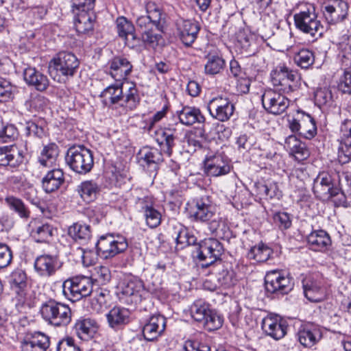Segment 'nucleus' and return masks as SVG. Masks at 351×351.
<instances>
[{"label": "nucleus", "mask_w": 351, "mask_h": 351, "mask_svg": "<svg viewBox=\"0 0 351 351\" xmlns=\"http://www.w3.org/2000/svg\"><path fill=\"white\" fill-rule=\"evenodd\" d=\"M80 66V60L72 52L60 51L49 63V73L58 82H65L73 77Z\"/></svg>", "instance_id": "2"}, {"label": "nucleus", "mask_w": 351, "mask_h": 351, "mask_svg": "<svg viewBox=\"0 0 351 351\" xmlns=\"http://www.w3.org/2000/svg\"><path fill=\"white\" fill-rule=\"evenodd\" d=\"M77 191L84 201L90 202L96 199L99 192V186L93 180H86L77 186Z\"/></svg>", "instance_id": "42"}, {"label": "nucleus", "mask_w": 351, "mask_h": 351, "mask_svg": "<svg viewBox=\"0 0 351 351\" xmlns=\"http://www.w3.org/2000/svg\"><path fill=\"white\" fill-rule=\"evenodd\" d=\"M213 269L219 271L217 275V278L221 286L228 288L236 283L237 279L234 271L223 268V265L221 263H217L213 267Z\"/></svg>", "instance_id": "43"}, {"label": "nucleus", "mask_w": 351, "mask_h": 351, "mask_svg": "<svg viewBox=\"0 0 351 351\" xmlns=\"http://www.w3.org/2000/svg\"><path fill=\"white\" fill-rule=\"evenodd\" d=\"M69 167L77 173L86 174L93 167V156L90 149L84 145L70 147L65 157Z\"/></svg>", "instance_id": "6"}, {"label": "nucleus", "mask_w": 351, "mask_h": 351, "mask_svg": "<svg viewBox=\"0 0 351 351\" xmlns=\"http://www.w3.org/2000/svg\"><path fill=\"white\" fill-rule=\"evenodd\" d=\"M261 328L267 335L278 340L287 334V324L279 315L269 314L263 319Z\"/></svg>", "instance_id": "17"}, {"label": "nucleus", "mask_w": 351, "mask_h": 351, "mask_svg": "<svg viewBox=\"0 0 351 351\" xmlns=\"http://www.w3.org/2000/svg\"><path fill=\"white\" fill-rule=\"evenodd\" d=\"M305 297L311 302H319L325 298V289L321 282L312 277H306L302 280Z\"/></svg>", "instance_id": "27"}, {"label": "nucleus", "mask_w": 351, "mask_h": 351, "mask_svg": "<svg viewBox=\"0 0 351 351\" xmlns=\"http://www.w3.org/2000/svg\"><path fill=\"white\" fill-rule=\"evenodd\" d=\"M225 65L224 60L219 55L207 56V62L204 66L205 73L208 75H216L223 70Z\"/></svg>", "instance_id": "47"}, {"label": "nucleus", "mask_w": 351, "mask_h": 351, "mask_svg": "<svg viewBox=\"0 0 351 351\" xmlns=\"http://www.w3.org/2000/svg\"><path fill=\"white\" fill-rule=\"evenodd\" d=\"M204 172L208 176L219 177L228 174L231 169L228 158L222 152H210L204 160Z\"/></svg>", "instance_id": "12"}, {"label": "nucleus", "mask_w": 351, "mask_h": 351, "mask_svg": "<svg viewBox=\"0 0 351 351\" xmlns=\"http://www.w3.org/2000/svg\"><path fill=\"white\" fill-rule=\"evenodd\" d=\"M223 250V246L218 240L209 238L199 244L197 257L199 260L205 262L202 264V267H208L219 259Z\"/></svg>", "instance_id": "14"}, {"label": "nucleus", "mask_w": 351, "mask_h": 351, "mask_svg": "<svg viewBox=\"0 0 351 351\" xmlns=\"http://www.w3.org/2000/svg\"><path fill=\"white\" fill-rule=\"evenodd\" d=\"M176 27L180 39L187 47L195 42L200 29L196 21L184 19L177 20Z\"/></svg>", "instance_id": "21"}, {"label": "nucleus", "mask_w": 351, "mask_h": 351, "mask_svg": "<svg viewBox=\"0 0 351 351\" xmlns=\"http://www.w3.org/2000/svg\"><path fill=\"white\" fill-rule=\"evenodd\" d=\"M10 182L13 184L19 191L22 193L25 198L29 201L34 205H38L39 200L34 195L36 193V189L32 184L27 182L23 176H13L9 178Z\"/></svg>", "instance_id": "30"}, {"label": "nucleus", "mask_w": 351, "mask_h": 351, "mask_svg": "<svg viewBox=\"0 0 351 351\" xmlns=\"http://www.w3.org/2000/svg\"><path fill=\"white\" fill-rule=\"evenodd\" d=\"M295 63L302 69L309 68L315 61L313 53L306 49L300 50L294 56Z\"/></svg>", "instance_id": "50"}, {"label": "nucleus", "mask_w": 351, "mask_h": 351, "mask_svg": "<svg viewBox=\"0 0 351 351\" xmlns=\"http://www.w3.org/2000/svg\"><path fill=\"white\" fill-rule=\"evenodd\" d=\"M166 319L160 315L152 316L143 328V335L147 341L156 339L165 330Z\"/></svg>", "instance_id": "25"}, {"label": "nucleus", "mask_w": 351, "mask_h": 351, "mask_svg": "<svg viewBox=\"0 0 351 351\" xmlns=\"http://www.w3.org/2000/svg\"><path fill=\"white\" fill-rule=\"evenodd\" d=\"M74 15L75 29L79 34H88L93 30L96 18L94 12L74 14Z\"/></svg>", "instance_id": "37"}, {"label": "nucleus", "mask_w": 351, "mask_h": 351, "mask_svg": "<svg viewBox=\"0 0 351 351\" xmlns=\"http://www.w3.org/2000/svg\"><path fill=\"white\" fill-rule=\"evenodd\" d=\"M120 288L123 295L122 299L131 304L140 303L148 293L145 289L143 282L134 276L124 280Z\"/></svg>", "instance_id": "13"}, {"label": "nucleus", "mask_w": 351, "mask_h": 351, "mask_svg": "<svg viewBox=\"0 0 351 351\" xmlns=\"http://www.w3.org/2000/svg\"><path fill=\"white\" fill-rule=\"evenodd\" d=\"M265 287L267 293L285 295L292 290L293 283L289 275L281 270H271L265 277Z\"/></svg>", "instance_id": "11"}, {"label": "nucleus", "mask_w": 351, "mask_h": 351, "mask_svg": "<svg viewBox=\"0 0 351 351\" xmlns=\"http://www.w3.org/2000/svg\"><path fill=\"white\" fill-rule=\"evenodd\" d=\"M271 254L272 250L262 244L252 247L247 253V257L256 262L263 263L267 261Z\"/></svg>", "instance_id": "48"}, {"label": "nucleus", "mask_w": 351, "mask_h": 351, "mask_svg": "<svg viewBox=\"0 0 351 351\" xmlns=\"http://www.w3.org/2000/svg\"><path fill=\"white\" fill-rule=\"evenodd\" d=\"M173 237L178 244L191 245L195 241L193 237L189 236L187 229L181 225L175 227Z\"/></svg>", "instance_id": "59"}, {"label": "nucleus", "mask_w": 351, "mask_h": 351, "mask_svg": "<svg viewBox=\"0 0 351 351\" xmlns=\"http://www.w3.org/2000/svg\"><path fill=\"white\" fill-rule=\"evenodd\" d=\"M93 282L90 278L85 276H75L63 282L62 293L64 297L71 302L81 300L90 295L93 291Z\"/></svg>", "instance_id": "8"}, {"label": "nucleus", "mask_w": 351, "mask_h": 351, "mask_svg": "<svg viewBox=\"0 0 351 351\" xmlns=\"http://www.w3.org/2000/svg\"><path fill=\"white\" fill-rule=\"evenodd\" d=\"M123 84L117 82L114 84L107 86L101 93V97L106 105L118 104L121 105L123 99Z\"/></svg>", "instance_id": "34"}, {"label": "nucleus", "mask_w": 351, "mask_h": 351, "mask_svg": "<svg viewBox=\"0 0 351 351\" xmlns=\"http://www.w3.org/2000/svg\"><path fill=\"white\" fill-rule=\"evenodd\" d=\"M22 152L16 145L0 147V165L16 167L23 162Z\"/></svg>", "instance_id": "29"}, {"label": "nucleus", "mask_w": 351, "mask_h": 351, "mask_svg": "<svg viewBox=\"0 0 351 351\" xmlns=\"http://www.w3.org/2000/svg\"><path fill=\"white\" fill-rule=\"evenodd\" d=\"M276 90H265L262 95V104L265 110L273 114H280L289 107L290 100Z\"/></svg>", "instance_id": "15"}, {"label": "nucleus", "mask_w": 351, "mask_h": 351, "mask_svg": "<svg viewBox=\"0 0 351 351\" xmlns=\"http://www.w3.org/2000/svg\"><path fill=\"white\" fill-rule=\"evenodd\" d=\"M5 203L8 208L17 214L20 218L25 220L29 218L30 210L21 199L12 195H7L5 197Z\"/></svg>", "instance_id": "40"}, {"label": "nucleus", "mask_w": 351, "mask_h": 351, "mask_svg": "<svg viewBox=\"0 0 351 351\" xmlns=\"http://www.w3.org/2000/svg\"><path fill=\"white\" fill-rule=\"evenodd\" d=\"M110 75L117 82L125 80L132 72V64L123 56H116L108 62Z\"/></svg>", "instance_id": "23"}, {"label": "nucleus", "mask_w": 351, "mask_h": 351, "mask_svg": "<svg viewBox=\"0 0 351 351\" xmlns=\"http://www.w3.org/2000/svg\"><path fill=\"white\" fill-rule=\"evenodd\" d=\"M64 182V176L62 170L53 169L43 178V189L46 193H49L58 189Z\"/></svg>", "instance_id": "32"}, {"label": "nucleus", "mask_w": 351, "mask_h": 351, "mask_svg": "<svg viewBox=\"0 0 351 351\" xmlns=\"http://www.w3.org/2000/svg\"><path fill=\"white\" fill-rule=\"evenodd\" d=\"M338 88L343 93H351V69H345L339 79Z\"/></svg>", "instance_id": "64"}, {"label": "nucleus", "mask_w": 351, "mask_h": 351, "mask_svg": "<svg viewBox=\"0 0 351 351\" xmlns=\"http://www.w3.org/2000/svg\"><path fill=\"white\" fill-rule=\"evenodd\" d=\"M186 210L192 221L204 223L215 216L216 206L210 197L204 195L188 202Z\"/></svg>", "instance_id": "9"}, {"label": "nucleus", "mask_w": 351, "mask_h": 351, "mask_svg": "<svg viewBox=\"0 0 351 351\" xmlns=\"http://www.w3.org/2000/svg\"><path fill=\"white\" fill-rule=\"evenodd\" d=\"M258 189L261 195H264L270 198L277 197L279 199L281 196V192L278 190L276 183H272L269 185L259 184Z\"/></svg>", "instance_id": "62"}, {"label": "nucleus", "mask_w": 351, "mask_h": 351, "mask_svg": "<svg viewBox=\"0 0 351 351\" xmlns=\"http://www.w3.org/2000/svg\"><path fill=\"white\" fill-rule=\"evenodd\" d=\"M92 293L91 307L94 311L99 313L102 311L104 307H106L107 298L109 296L108 292L106 290L99 289L94 292L92 291Z\"/></svg>", "instance_id": "51"}, {"label": "nucleus", "mask_w": 351, "mask_h": 351, "mask_svg": "<svg viewBox=\"0 0 351 351\" xmlns=\"http://www.w3.org/2000/svg\"><path fill=\"white\" fill-rule=\"evenodd\" d=\"M75 330L81 339L87 340L96 332L97 323L90 318L80 319L75 323Z\"/></svg>", "instance_id": "38"}, {"label": "nucleus", "mask_w": 351, "mask_h": 351, "mask_svg": "<svg viewBox=\"0 0 351 351\" xmlns=\"http://www.w3.org/2000/svg\"><path fill=\"white\" fill-rule=\"evenodd\" d=\"M180 125L178 123H169L160 127L155 132L156 140L162 146L163 152L170 157L176 145L175 139L179 134Z\"/></svg>", "instance_id": "16"}, {"label": "nucleus", "mask_w": 351, "mask_h": 351, "mask_svg": "<svg viewBox=\"0 0 351 351\" xmlns=\"http://www.w3.org/2000/svg\"><path fill=\"white\" fill-rule=\"evenodd\" d=\"M297 73L284 65H278L271 73V82L274 86L282 83V81L289 77V74Z\"/></svg>", "instance_id": "56"}, {"label": "nucleus", "mask_w": 351, "mask_h": 351, "mask_svg": "<svg viewBox=\"0 0 351 351\" xmlns=\"http://www.w3.org/2000/svg\"><path fill=\"white\" fill-rule=\"evenodd\" d=\"M146 13V15L136 18V26L141 34L143 41L154 48L158 45L162 38L160 32L163 27L165 14L160 6L152 1L147 3Z\"/></svg>", "instance_id": "1"}, {"label": "nucleus", "mask_w": 351, "mask_h": 351, "mask_svg": "<svg viewBox=\"0 0 351 351\" xmlns=\"http://www.w3.org/2000/svg\"><path fill=\"white\" fill-rule=\"evenodd\" d=\"M140 165L144 168H150L156 171L158 164L163 161L162 153L155 147H145L138 153Z\"/></svg>", "instance_id": "26"}, {"label": "nucleus", "mask_w": 351, "mask_h": 351, "mask_svg": "<svg viewBox=\"0 0 351 351\" xmlns=\"http://www.w3.org/2000/svg\"><path fill=\"white\" fill-rule=\"evenodd\" d=\"M58 153V147L54 143L49 144L43 148L38 159L39 162L43 167H52L56 164Z\"/></svg>", "instance_id": "46"}, {"label": "nucleus", "mask_w": 351, "mask_h": 351, "mask_svg": "<svg viewBox=\"0 0 351 351\" xmlns=\"http://www.w3.org/2000/svg\"><path fill=\"white\" fill-rule=\"evenodd\" d=\"M178 117L180 123L185 125H192L195 123H203L205 120L199 108L188 106H184L178 112Z\"/></svg>", "instance_id": "35"}, {"label": "nucleus", "mask_w": 351, "mask_h": 351, "mask_svg": "<svg viewBox=\"0 0 351 351\" xmlns=\"http://www.w3.org/2000/svg\"><path fill=\"white\" fill-rule=\"evenodd\" d=\"M340 185V176L338 173L322 172L314 180L313 191L316 197L324 201L332 198L343 201L345 195Z\"/></svg>", "instance_id": "3"}, {"label": "nucleus", "mask_w": 351, "mask_h": 351, "mask_svg": "<svg viewBox=\"0 0 351 351\" xmlns=\"http://www.w3.org/2000/svg\"><path fill=\"white\" fill-rule=\"evenodd\" d=\"M57 230L49 223H38L31 230V235L38 243L48 242L56 234Z\"/></svg>", "instance_id": "41"}, {"label": "nucleus", "mask_w": 351, "mask_h": 351, "mask_svg": "<svg viewBox=\"0 0 351 351\" xmlns=\"http://www.w3.org/2000/svg\"><path fill=\"white\" fill-rule=\"evenodd\" d=\"M340 149L344 156L351 160V119H345L340 128Z\"/></svg>", "instance_id": "36"}, {"label": "nucleus", "mask_w": 351, "mask_h": 351, "mask_svg": "<svg viewBox=\"0 0 351 351\" xmlns=\"http://www.w3.org/2000/svg\"><path fill=\"white\" fill-rule=\"evenodd\" d=\"M40 312L48 324L56 327L65 326L71 320V311L69 306L54 300L44 302Z\"/></svg>", "instance_id": "4"}, {"label": "nucleus", "mask_w": 351, "mask_h": 351, "mask_svg": "<svg viewBox=\"0 0 351 351\" xmlns=\"http://www.w3.org/2000/svg\"><path fill=\"white\" fill-rule=\"evenodd\" d=\"M223 317L217 314L215 311L210 309L209 313L205 317V319L202 322L204 327L208 330H217L221 327L223 324Z\"/></svg>", "instance_id": "55"}, {"label": "nucleus", "mask_w": 351, "mask_h": 351, "mask_svg": "<svg viewBox=\"0 0 351 351\" xmlns=\"http://www.w3.org/2000/svg\"><path fill=\"white\" fill-rule=\"evenodd\" d=\"M208 110L213 118L226 121L233 114L234 106L228 98L217 97L210 101Z\"/></svg>", "instance_id": "20"}, {"label": "nucleus", "mask_w": 351, "mask_h": 351, "mask_svg": "<svg viewBox=\"0 0 351 351\" xmlns=\"http://www.w3.org/2000/svg\"><path fill=\"white\" fill-rule=\"evenodd\" d=\"M15 88L11 83L0 77V101L5 102L14 97Z\"/></svg>", "instance_id": "58"}, {"label": "nucleus", "mask_w": 351, "mask_h": 351, "mask_svg": "<svg viewBox=\"0 0 351 351\" xmlns=\"http://www.w3.org/2000/svg\"><path fill=\"white\" fill-rule=\"evenodd\" d=\"M60 267L61 264L57 256L40 255L34 261L36 271L43 277L53 276Z\"/></svg>", "instance_id": "22"}, {"label": "nucleus", "mask_w": 351, "mask_h": 351, "mask_svg": "<svg viewBox=\"0 0 351 351\" xmlns=\"http://www.w3.org/2000/svg\"><path fill=\"white\" fill-rule=\"evenodd\" d=\"M126 239L121 235L106 234L101 236L96 243L97 254L107 259L123 252L128 247Z\"/></svg>", "instance_id": "10"}, {"label": "nucleus", "mask_w": 351, "mask_h": 351, "mask_svg": "<svg viewBox=\"0 0 351 351\" xmlns=\"http://www.w3.org/2000/svg\"><path fill=\"white\" fill-rule=\"evenodd\" d=\"M144 217L147 225L151 228L158 227L161 223V214L160 213L152 207H147Z\"/></svg>", "instance_id": "57"}, {"label": "nucleus", "mask_w": 351, "mask_h": 351, "mask_svg": "<svg viewBox=\"0 0 351 351\" xmlns=\"http://www.w3.org/2000/svg\"><path fill=\"white\" fill-rule=\"evenodd\" d=\"M274 221L281 230H287L291 226L292 221L289 214L285 212H278L274 214Z\"/></svg>", "instance_id": "60"}, {"label": "nucleus", "mask_w": 351, "mask_h": 351, "mask_svg": "<svg viewBox=\"0 0 351 351\" xmlns=\"http://www.w3.org/2000/svg\"><path fill=\"white\" fill-rule=\"evenodd\" d=\"M73 14L94 12L95 0H71Z\"/></svg>", "instance_id": "52"}, {"label": "nucleus", "mask_w": 351, "mask_h": 351, "mask_svg": "<svg viewBox=\"0 0 351 351\" xmlns=\"http://www.w3.org/2000/svg\"><path fill=\"white\" fill-rule=\"evenodd\" d=\"M127 85V90L125 93L123 92L121 106H125L126 108L133 110L138 104L140 97L135 84L128 82Z\"/></svg>", "instance_id": "44"}, {"label": "nucleus", "mask_w": 351, "mask_h": 351, "mask_svg": "<svg viewBox=\"0 0 351 351\" xmlns=\"http://www.w3.org/2000/svg\"><path fill=\"white\" fill-rule=\"evenodd\" d=\"M298 77L297 73L289 74V77L286 78L282 83L276 84V87H278V91L283 94H289L293 92L298 88Z\"/></svg>", "instance_id": "54"}, {"label": "nucleus", "mask_w": 351, "mask_h": 351, "mask_svg": "<svg viewBox=\"0 0 351 351\" xmlns=\"http://www.w3.org/2000/svg\"><path fill=\"white\" fill-rule=\"evenodd\" d=\"M116 29L118 36L123 38L127 35H131V33L135 31L133 24L124 16H119L117 19Z\"/></svg>", "instance_id": "53"}, {"label": "nucleus", "mask_w": 351, "mask_h": 351, "mask_svg": "<svg viewBox=\"0 0 351 351\" xmlns=\"http://www.w3.org/2000/svg\"><path fill=\"white\" fill-rule=\"evenodd\" d=\"M331 91L328 88H319L315 93V104L319 107L329 104L332 101Z\"/></svg>", "instance_id": "61"}, {"label": "nucleus", "mask_w": 351, "mask_h": 351, "mask_svg": "<svg viewBox=\"0 0 351 351\" xmlns=\"http://www.w3.org/2000/svg\"><path fill=\"white\" fill-rule=\"evenodd\" d=\"M11 291L15 294L16 305L21 307L32 308L35 305V295L27 292V276L25 271H14L9 278Z\"/></svg>", "instance_id": "7"}, {"label": "nucleus", "mask_w": 351, "mask_h": 351, "mask_svg": "<svg viewBox=\"0 0 351 351\" xmlns=\"http://www.w3.org/2000/svg\"><path fill=\"white\" fill-rule=\"evenodd\" d=\"M23 77L29 86L34 87L38 91L45 90L49 84L47 77L35 68L25 69L23 72Z\"/></svg>", "instance_id": "28"}, {"label": "nucleus", "mask_w": 351, "mask_h": 351, "mask_svg": "<svg viewBox=\"0 0 351 351\" xmlns=\"http://www.w3.org/2000/svg\"><path fill=\"white\" fill-rule=\"evenodd\" d=\"M50 346V337L40 331L27 332L21 341V351H47Z\"/></svg>", "instance_id": "18"}, {"label": "nucleus", "mask_w": 351, "mask_h": 351, "mask_svg": "<svg viewBox=\"0 0 351 351\" xmlns=\"http://www.w3.org/2000/svg\"><path fill=\"white\" fill-rule=\"evenodd\" d=\"M210 311L209 305L202 300H196L191 306V315L194 320L202 322Z\"/></svg>", "instance_id": "49"}, {"label": "nucleus", "mask_w": 351, "mask_h": 351, "mask_svg": "<svg viewBox=\"0 0 351 351\" xmlns=\"http://www.w3.org/2000/svg\"><path fill=\"white\" fill-rule=\"evenodd\" d=\"M339 49V56L341 58L342 66L351 67V45L342 43L340 45Z\"/></svg>", "instance_id": "63"}, {"label": "nucleus", "mask_w": 351, "mask_h": 351, "mask_svg": "<svg viewBox=\"0 0 351 351\" xmlns=\"http://www.w3.org/2000/svg\"><path fill=\"white\" fill-rule=\"evenodd\" d=\"M298 117H301L302 128L300 135L311 139L317 133V127L314 119L308 114L298 110Z\"/></svg>", "instance_id": "45"}, {"label": "nucleus", "mask_w": 351, "mask_h": 351, "mask_svg": "<svg viewBox=\"0 0 351 351\" xmlns=\"http://www.w3.org/2000/svg\"><path fill=\"white\" fill-rule=\"evenodd\" d=\"M307 241L313 250L322 251L330 244V238L325 231L320 230L312 232L307 237Z\"/></svg>", "instance_id": "39"}, {"label": "nucleus", "mask_w": 351, "mask_h": 351, "mask_svg": "<svg viewBox=\"0 0 351 351\" xmlns=\"http://www.w3.org/2000/svg\"><path fill=\"white\" fill-rule=\"evenodd\" d=\"M68 234L76 243L86 245L92 237V231L89 225L77 222L69 228Z\"/></svg>", "instance_id": "31"}, {"label": "nucleus", "mask_w": 351, "mask_h": 351, "mask_svg": "<svg viewBox=\"0 0 351 351\" xmlns=\"http://www.w3.org/2000/svg\"><path fill=\"white\" fill-rule=\"evenodd\" d=\"M106 318L110 328L118 329L129 322L130 312L126 308L115 306L106 314Z\"/></svg>", "instance_id": "33"}, {"label": "nucleus", "mask_w": 351, "mask_h": 351, "mask_svg": "<svg viewBox=\"0 0 351 351\" xmlns=\"http://www.w3.org/2000/svg\"><path fill=\"white\" fill-rule=\"evenodd\" d=\"M294 23L297 29L312 37L321 36L324 27L319 20L313 5H310L304 10L295 13Z\"/></svg>", "instance_id": "5"}, {"label": "nucleus", "mask_w": 351, "mask_h": 351, "mask_svg": "<svg viewBox=\"0 0 351 351\" xmlns=\"http://www.w3.org/2000/svg\"><path fill=\"white\" fill-rule=\"evenodd\" d=\"M349 5L343 0H332L322 6V11L328 23L336 24L348 16Z\"/></svg>", "instance_id": "19"}, {"label": "nucleus", "mask_w": 351, "mask_h": 351, "mask_svg": "<svg viewBox=\"0 0 351 351\" xmlns=\"http://www.w3.org/2000/svg\"><path fill=\"white\" fill-rule=\"evenodd\" d=\"M298 340L305 348H311L322 338L320 329L315 325L307 324L302 325L297 332Z\"/></svg>", "instance_id": "24"}]
</instances>
